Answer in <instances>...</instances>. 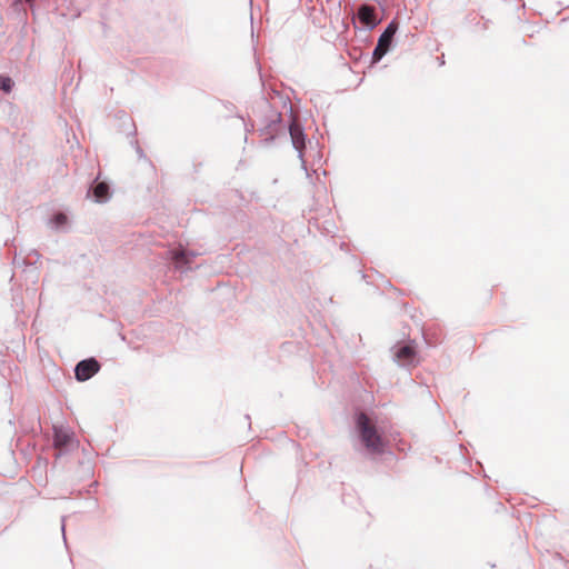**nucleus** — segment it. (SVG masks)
I'll use <instances>...</instances> for the list:
<instances>
[{"label": "nucleus", "instance_id": "nucleus-12", "mask_svg": "<svg viewBox=\"0 0 569 569\" xmlns=\"http://www.w3.org/2000/svg\"><path fill=\"white\" fill-rule=\"evenodd\" d=\"M68 224V217L63 212H57L49 220V227L53 230H64Z\"/></svg>", "mask_w": 569, "mask_h": 569}, {"label": "nucleus", "instance_id": "nucleus-4", "mask_svg": "<svg viewBox=\"0 0 569 569\" xmlns=\"http://www.w3.org/2000/svg\"><path fill=\"white\" fill-rule=\"evenodd\" d=\"M392 357L393 360L402 367L415 366L418 360L413 341L407 345L395 346L392 348Z\"/></svg>", "mask_w": 569, "mask_h": 569}, {"label": "nucleus", "instance_id": "nucleus-9", "mask_svg": "<svg viewBox=\"0 0 569 569\" xmlns=\"http://www.w3.org/2000/svg\"><path fill=\"white\" fill-rule=\"evenodd\" d=\"M72 433L63 427H53V447L64 449L71 441Z\"/></svg>", "mask_w": 569, "mask_h": 569}, {"label": "nucleus", "instance_id": "nucleus-18", "mask_svg": "<svg viewBox=\"0 0 569 569\" xmlns=\"http://www.w3.org/2000/svg\"><path fill=\"white\" fill-rule=\"evenodd\" d=\"M64 528H66V517H62L61 518V530H62V535H63V540L66 541Z\"/></svg>", "mask_w": 569, "mask_h": 569}, {"label": "nucleus", "instance_id": "nucleus-17", "mask_svg": "<svg viewBox=\"0 0 569 569\" xmlns=\"http://www.w3.org/2000/svg\"><path fill=\"white\" fill-rule=\"evenodd\" d=\"M136 152L139 156V158L146 159V154H144L143 150L141 149V147L138 144V142H136Z\"/></svg>", "mask_w": 569, "mask_h": 569}, {"label": "nucleus", "instance_id": "nucleus-6", "mask_svg": "<svg viewBox=\"0 0 569 569\" xmlns=\"http://www.w3.org/2000/svg\"><path fill=\"white\" fill-rule=\"evenodd\" d=\"M100 370V363L94 358H88L79 361L74 367V377L83 382L92 378Z\"/></svg>", "mask_w": 569, "mask_h": 569}, {"label": "nucleus", "instance_id": "nucleus-1", "mask_svg": "<svg viewBox=\"0 0 569 569\" xmlns=\"http://www.w3.org/2000/svg\"><path fill=\"white\" fill-rule=\"evenodd\" d=\"M356 426L363 446L372 453L383 452V441L376 426L365 412H359L356 418Z\"/></svg>", "mask_w": 569, "mask_h": 569}, {"label": "nucleus", "instance_id": "nucleus-10", "mask_svg": "<svg viewBox=\"0 0 569 569\" xmlns=\"http://www.w3.org/2000/svg\"><path fill=\"white\" fill-rule=\"evenodd\" d=\"M397 30L398 23L395 20L390 21L378 39L380 47L385 46L390 49Z\"/></svg>", "mask_w": 569, "mask_h": 569}, {"label": "nucleus", "instance_id": "nucleus-8", "mask_svg": "<svg viewBox=\"0 0 569 569\" xmlns=\"http://www.w3.org/2000/svg\"><path fill=\"white\" fill-rule=\"evenodd\" d=\"M87 196L93 199L94 202L104 203L111 197L110 187L107 182L99 181L97 178L88 189Z\"/></svg>", "mask_w": 569, "mask_h": 569}, {"label": "nucleus", "instance_id": "nucleus-11", "mask_svg": "<svg viewBox=\"0 0 569 569\" xmlns=\"http://www.w3.org/2000/svg\"><path fill=\"white\" fill-rule=\"evenodd\" d=\"M34 0H14L12 3V9L20 16L21 20H27L28 9L34 13Z\"/></svg>", "mask_w": 569, "mask_h": 569}, {"label": "nucleus", "instance_id": "nucleus-14", "mask_svg": "<svg viewBox=\"0 0 569 569\" xmlns=\"http://www.w3.org/2000/svg\"><path fill=\"white\" fill-rule=\"evenodd\" d=\"M388 51H389V48H387L385 46L380 47V43H377V46L372 52V62H375V63L379 62L386 56V53Z\"/></svg>", "mask_w": 569, "mask_h": 569}, {"label": "nucleus", "instance_id": "nucleus-15", "mask_svg": "<svg viewBox=\"0 0 569 569\" xmlns=\"http://www.w3.org/2000/svg\"><path fill=\"white\" fill-rule=\"evenodd\" d=\"M40 257H41L40 253L37 250H34V249L29 250V252L26 254V258L28 259V264L29 266L37 264V262L39 261Z\"/></svg>", "mask_w": 569, "mask_h": 569}, {"label": "nucleus", "instance_id": "nucleus-13", "mask_svg": "<svg viewBox=\"0 0 569 569\" xmlns=\"http://www.w3.org/2000/svg\"><path fill=\"white\" fill-rule=\"evenodd\" d=\"M14 82L8 76L0 74V90L4 93H10L13 89Z\"/></svg>", "mask_w": 569, "mask_h": 569}, {"label": "nucleus", "instance_id": "nucleus-5", "mask_svg": "<svg viewBox=\"0 0 569 569\" xmlns=\"http://www.w3.org/2000/svg\"><path fill=\"white\" fill-rule=\"evenodd\" d=\"M357 19L362 29L372 30L380 23L377 9L368 3H362L358 7Z\"/></svg>", "mask_w": 569, "mask_h": 569}, {"label": "nucleus", "instance_id": "nucleus-16", "mask_svg": "<svg viewBox=\"0 0 569 569\" xmlns=\"http://www.w3.org/2000/svg\"><path fill=\"white\" fill-rule=\"evenodd\" d=\"M13 264L17 266V267L29 266L28 264V259L26 257H23V258L19 257L18 254L14 256Z\"/></svg>", "mask_w": 569, "mask_h": 569}, {"label": "nucleus", "instance_id": "nucleus-3", "mask_svg": "<svg viewBox=\"0 0 569 569\" xmlns=\"http://www.w3.org/2000/svg\"><path fill=\"white\" fill-rule=\"evenodd\" d=\"M289 134L291 138L292 147L298 152V158L301 160V167L307 170L306 160L303 159V150L306 148L307 134L301 123L292 117L289 124Z\"/></svg>", "mask_w": 569, "mask_h": 569}, {"label": "nucleus", "instance_id": "nucleus-7", "mask_svg": "<svg viewBox=\"0 0 569 569\" xmlns=\"http://www.w3.org/2000/svg\"><path fill=\"white\" fill-rule=\"evenodd\" d=\"M168 253L170 254L171 260L174 262L176 269L181 272L191 270V259L198 256V253L194 251H187L183 249L170 250Z\"/></svg>", "mask_w": 569, "mask_h": 569}, {"label": "nucleus", "instance_id": "nucleus-2", "mask_svg": "<svg viewBox=\"0 0 569 569\" xmlns=\"http://www.w3.org/2000/svg\"><path fill=\"white\" fill-rule=\"evenodd\" d=\"M262 103L267 109H269V113H270L267 123L259 129L260 134L266 136L261 140V144L267 147L274 140V138L281 127L282 118H281L280 112L271 109L268 101L263 100Z\"/></svg>", "mask_w": 569, "mask_h": 569}]
</instances>
